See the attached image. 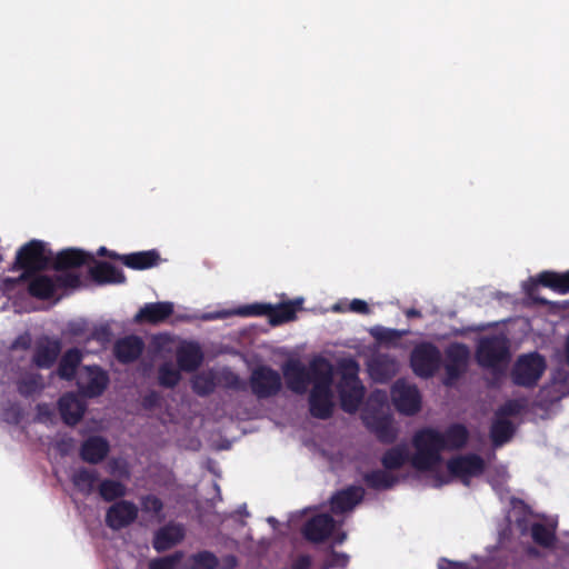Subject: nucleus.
<instances>
[{
    "instance_id": "1",
    "label": "nucleus",
    "mask_w": 569,
    "mask_h": 569,
    "mask_svg": "<svg viewBox=\"0 0 569 569\" xmlns=\"http://www.w3.org/2000/svg\"><path fill=\"white\" fill-rule=\"evenodd\" d=\"M282 373L287 387L296 393H305L310 382L313 383L309 396L310 412L312 416L326 419L333 408V393L331 390L333 368L323 358H316L310 363V372L298 359H290L282 366Z\"/></svg>"
},
{
    "instance_id": "2",
    "label": "nucleus",
    "mask_w": 569,
    "mask_h": 569,
    "mask_svg": "<svg viewBox=\"0 0 569 569\" xmlns=\"http://www.w3.org/2000/svg\"><path fill=\"white\" fill-rule=\"evenodd\" d=\"M468 436L467 428L460 423L449 426L445 432L435 428L418 430L412 437L411 466L419 471H436L442 462L441 451L463 447Z\"/></svg>"
},
{
    "instance_id": "3",
    "label": "nucleus",
    "mask_w": 569,
    "mask_h": 569,
    "mask_svg": "<svg viewBox=\"0 0 569 569\" xmlns=\"http://www.w3.org/2000/svg\"><path fill=\"white\" fill-rule=\"evenodd\" d=\"M92 260L93 256L83 250L70 248L60 251L54 258V267L59 274H32L29 279V292L37 298L47 299L52 297L60 287H77L80 282L79 277L64 270L89 263Z\"/></svg>"
},
{
    "instance_id": "4",
    "label": "nucleus",
    "mask_w": 569,
    "mask_h": 569,
    "mask_svg": "<svg viewBox=\"0 0 569 569\" xmlns=\"http://www.w3.org/2000/svg\"><path fill=\"white\" fill-rule=\"evenodd\" d=\"M385 409H388L387 393L381 390H376L368 399L362 419L379 440L392 442L397 438L398 429L392 417L387 413Z\"/></svg>"
},
{
    "instance_id": "5",
    "label": "nucleus",
    "mask_w": 569,
    "mask_h": 569,
    "mask_svg": "<svg viewBox=\"0 0 569 569\" xmlns=\"http://www.w3.org/2000/svg\"><path fill=\"white\" fill-rule=\"evenodd\" d=\"M340 381L338 390L341 400V407L347 412H355L363 398V386L358 373L359 365L351 358L342 359L339 362Z\"/></svg>"
},
{
    "instance_id": "6",
    "label": "nucleus",
    "mask_w": 569,
    "mask_h": 569,
    "mask_svg": "<svg viewBox=\"0 0 569 569\" xmlns=\"http://www.w3.org/2000/svg\"><path fill=\"white\" fill-rule=\"evenodd\" d=\"M302 302V300H297L293 302L282 303L277 308H273L272 306L268 305H252L242 307L234 310H221L216 312H206L201 316L202 320H216V319H222L227 318L233 315L239 316H253V315H262L266 312L271 313V321L273 325L290 321L295 318V313L297 310V306H299Z\"/></svg>"
},
{
    "instance_id": "7",
    "label": "nucleus",
    "mask_w": 569,
    "mask_h": 569,
    "mask_svg": "<svg viewBox=\"0 0 569 569\" xmlns=\"http://www.w3.org/2000/svg\"><path fill=\"white\" fill-rule=\"evenodd\" d=\"M485 468L483 460L477 455H462L451 459L448 462L449 476L437 478L435 486H441L448 482L449 477H455L468 485L469 481L482 473Z\"/></svg>"
},
{
    "instance_id": "8",
    "label": "nucleus",
    "mask_w": 569,
    "mask_h": 569,
    "mask_svg": "<svg viewBox=\"0 0 569 569\" xmlns=\"http://www.w3.org/2000/svg\"><path fill=\"white\" fill-rule=\"evenodd\" d=\"M478 362L488 368H496L508 359V340L503 335L483 337L477 349Z\"/></svg>"
},
{
    "instance_id": "9",
    "label": "nucleus",
    "mask_w": 569,
    "mask_h": 569,
    "mask_svg": "<svg viewBox=\"0 0 569 569\" xmlns=\"http://www.w3.org/2000/svg\"><path fill=\"white\" fill-rule=\"evenodd\" d=\"M252 393L259 399L276 396L282 387L281 376L268 366L254 368L249 379Z\"/></svg>"
},
{
    "instance_id": "10",
    "label": "nucleus",
    "mask_w": 569,
    "mask_h": 569,
    "mask_svg": "<svg viewBox=\"0 0 569 569\" xmlns=\"http://www.w3.org/2000/svg\"><path fill=\"white\" fill-rule=\"evenodd\" d=\"M441 355L437 347L423 342L415 347L410 363L413 372L421 378L431 377L439 368Z\"/></svg>"
},
{
    "instance_id": "11",
    "label": "nucleus",
    "mask_w": 569,
    "mask_h": 569,
    "mask_svg": "<svg viewBox=\"0 0 569 569\" xmlns=\"http://www.w3.org/2000/svg\"><path fill=\"white\" fill-rule=\"evenodd\" d=\"M546 369L545 359L536 353L521 356L513 369V381L519 386L530 387L537 383Z\"/></svg>"
},
{
    "instance_id": "12",
    "label": "nucleus",
    "mask_w": 569,
    "mask_h": 569,
    "mask_svg": "<svg viewBox=\"0 0 569 569\" xmlns=\"http://www.w3.org/2000/svg\"><path fill=\"white\" fill-rule=\"evenodd\" d=\"M391 399L396 409L405 416H413L421 409V396L418 388L405 380L393 383Z\"/></svg>"
},
{
    "instance_id": "13",
    "label": "nucleus",
    "mask_w": 569,
    "mask_h": 569,
    "mask_svg": "<svg viewBox=\"0 0 569 569\" xmlns=\"http://www.w3.org/2000/svg\"><path fill=\"white\" fill-rule=\"evenodd\" d=\"M303 535L308 540L319 542L332 536L336 543H342L346 533L337 530L336 522L329 515H318L310 519L303 528Z\"/></svg>"
},
{
    "instance_id": "14",
    "label": "nucleus",
    "mask_w": 569,
    "mask_h": 569,
    "mask_svg": "<svg viewBox=\"0 0 569 569\" xmlns=\"http://www.w3.org/2000/svg\"><path fill=\"white\" fill-rule=\"evenodd\" d=\"M52 259V252L46 244L38 240H32L24 244L16 257V262L21 268L28 270H39L44 268Z\"/></svg>"
},
{
    "instance_id": "15",
    "label": "nucleus",
    "mask_w": 569,
    "mask_h": 569,
    "mask_svg": "<svg viewBox=\"0 0 569 569\" xmlns=\"http://www.w3.org/2000/svg\"><path fill=\"white\" fill-rule=\"evenodd\" d=\"M109 382L108 375L96 366L82 368L77 378L80 391L87 397H96L103 392Z\"/></svg>"
},
{
    "instance_id": "16",
    "label": "nucleus",
    "mask_w": 569,
    "mask_h": 569,
    "mask_svg": "<svg viewBox=\"0 0 569 569\" xmlns=\"http://www.w3.org/2000/svg\"><path fill=\"white\" fill-rule=\"evenodd\" d=\"M138 511V507L133 502L120 500L107 510L106 523L112 530H120L137 519Z\"/></svg>"
},
{
    "instance_id": "17",
    "label": "nucleus",
    "mask_w": 569,
    "mask_h": 569,
    "mask_svg": "<svg viewBox=\"0 0 569 569\" xmlns=\"http://www.w3.org/2000/svg\"><path fill=\"white\" fill-rule=\"evenodd\" d=\"M469 359V349L461 343H452L446 351V385H452L465 371Z\"/></svg>"
},
{
    "instance_id": "18",
    "label": "nucleus",
    "mask_w": 569,
    "mask_h": 569,
    "mask_svg": "<svg viewBox=\"0 0 569 569\" xmlns=\"http://www.w3.org/2000/svg\"><path fill=\"white\" fill-rule=\"evenodd\" d=\"M367 369L373 381L386 382L398 372L399 365L388 355L376 353L368 360Z\"/></svg>"
},
{
    "instance_id": "19",
    "label": "nucleus",
    "mask_w": 569,
    "mask_h": 569,
    "mask_svg": "<svg viewBox=\"0 0 569 569\" xmlns=\"http://www.w3.org/2000/svg\"><path fill=\"white\" fill-rule=\"evenodd\" d=\"M537 283L548 287L560 295H566L569 292V271L563 273L553 271L541 272L537 280H530L529 283L525 284V290L530 297L533 296L532 289Z\"/></svg>"
},
{
    "instance_id": "20",
    "label": "nucleus",
    "mask_w": 569,
    "mask_h": 569,
    "mask_svg": "<svg viewBox=\"0 0 569 569\" xmlns=\"http://www.w3.org/2000/svg\"><path fill=\"white\" fill-rule=\"evenodd\" d=\"M183 537L184 529L181 525L169 523L156 532L153 547L158 551H164L179 543Z\"/></svg>"
},
{
    "instance_id": "21",
    "label": "nucleus",
    "mask_w": 569,
    "mask_h": 569,
    "mask_svg": "<svg viewBox=\"0 0 569 569\" xmlns=\"http://www.w3.org/2000/svg\"><path fill=\"white\" fill-rule=\"evenodd\" d=\"M60 413L68 425H76L82 417L86 403L78 396L68 393L59 401Z\"/></svg>"
},
{
    "instance_id": "22",
    "label": "nucleus",
    "mask_w": 569,
    "mask_h": 569,
    "mask_svg": "<svg viewBox=\"0 0 569 569\" xmlns=\"http://www.w3.org/2000/svg\"><path fill=\"white\" fill-rule=\"evenodd\" d=\"M362 497L363 489L361 487H350L332 497L331 510L335 513L350 511L362 499Z\"/></svg>"
},
{
    "instance_id": "23",
    "label": "nucleus",
    "mask_w": 569,
    "mask_h": 569,
    "mask_svg": "<svg viewBox=\"0 0 569 569\" xmlns=\"http://www.w3.org/2000/svg\"><path fill=\"white\" fill-rule=\"evenodd\" d=\"M179 368L184 371L196 370L202 361L200 347L192 342H183L177 350Z\"/></svg>"
},
{
    "instance_id": "24",
    "label": "nucleus",
    "mask_w": 569,
    "mask_h": 569,
    "mask_svg": "<svg viewBox=\"0 0 569 569\" xmlns=\"http://www.w3.org/2000/svg\"><path fill=\"white\" fill-rule=\"evenodd\" d=\"M143 342L139 337L129 336L120 339L114 346L116 357L122 362L136 360L142 352Z\"/></svg>"
},
{
    "instance_id": "25",
    "label": "nucleus",
    "mask_w": 569,
    "mask_h": 569,
    "mask_svg": "<svg viewBox=\"0 0 569 569\" xmlns=\"http://www.w3.org/2000/svg\"><path fill=\"white\" fill-rule=\"evenodd\" d=\"M173 311L170 302H156L144 305L136 315V321L160 322L168 318Z\"/></svg>"
},
{
    "instance_id": "26",
    "label": "nucleus",
    "mask_w": 569,
    "mask_h": 569,
    "mask_svg": "<svg viewBox=\"0 0 569 569\" xmlns=\"http://www.w3.org/2000/svg\"><path fill=\"white\" fill-rule=\"evenodd\" d=\"M108 451L109 445L104 439L91 437L82 445L81 457L88 462L97 463L107 456Z\"/></svg>"
},
{
    "instance_id": "27",
    "label": "nucleus",
    "mask_w": 569,
    "mask_h": 569,
    "mask_svg": "<svg viewBox=\"0 0 569 569\" xmlns=\"http://www.w3.org/2000/svg\"><path fill=\"white\" fill-rule=\"evenodd\" d=\"M91 276L100 283H121L124 281L121 270L107 262H100L92 267Z\"/></svg>"
},
{
    "instance_id": "28",
    "label": "nucleus",
    "mask_w": 569,
    "mask_h": 569,
    "mask_svg": "<svg viewBox=\"0 0 569 569\" xmlns=\"http://www.w3.org/2000/svg\"><path fill=\"white\" fill-rule=\"evenodd\" d=\"M415 455L409 452L407 445H399L389 449L382 457V465L388 470L400 468L405 462L411 463V458Z\"/></svg>"
},
{
    "instance_id": "29",
    "label": "nucleus",
    "mask_w": 569,
    "mask_h": 569,
    "mask_svg": "<svg viewBox=\"0 0 569 569\" xmlns=\"http://www.w3.org/2000/svg\"><path fill=\"white\" fill-rule=\"evenodd\" d=\"M122 262L133 269H147L157 263L158 253L153 250L136 252L121 257Z\"/></svg>"
},
{
    "instance_id": "30",
    "label": "nucleus",
    "mask_w": 569,
    "mask_h": 569,
    "mask_svg": "<svg viewBox=\"0 0 569 569\" xmlns=\"http://www.w3.org/2000/svg\"><path fill=\"white\" fill-rule=\"evenodd\" d=\"M74 487L83 495H90L97 483L98 476L96 471L80 468L72 475Z\"/></svg>"
},
{
    "instance_id": "31",
    "label": "nucleus",
    "mask_w": 569,
    "mask_h": 569,
    "mask_svg": "<svg viewBox=\"0 0 569 569\" xmlns=\"http://www.w3.org/2000/svg\"><path fill=\"white\" fill-rule=\"evenodd\" d=\"M557 521L555 519H550L547 523H535L531 527V533L533 540L545 547H549L555 539V529Z\"/></svg>"
},
{
    "instance_id": "32",
    "label": "nucleus",
    "mask_w": 569,
    "mask_h": 569,
    "mask_svg": "<svg viewBox=\"0 0 569 569\" xmlns=\"http://www.w3.org/2000/svg\"><path fill=\"white\" fill-rule=\"evenodd\" d=\"M513 433V426L505 417L496 416L491 427V438L496 446L507 442Z\"/></svg>"
},
{
    "instance_id": "33",
    "label": "nucleus",
    "mask_w": 569,
    "mask_h": 569,
    "mask_svg": "<svg viewBox=\"0 0 569 569\" xmlns=\"http://www.w3.org/2000/svg\"><path fill=\"white\" fill-rule=\"evenodd\" d=\"M81 361V353L78 349L67 351L59 365L58 373L63 379H71L74 376L76 369Z\"/></svg>"
},
{
    "instance_id": "34",
    "label": "nucleus",
    "mask_w": 569,
    "mask_h": 569,
    "mask_svg": "<svg viewBox=\"0 0 569 569\" xmlns=\"http://www.w3.org/2000/svg\"><path fill=\"white\" fill-rule=\"evenodd\" d=\"M217 379L216 371L200 372L193 378L192 388L198 395H208L214 389Z\"/></svg>"
},
{
    "instance_id": "35",
    "label": "nucleus",
    "mask_w": 569,
    "mask_h": 569,
    "mask_svg": "<svg viewBox=\"0 0 569 569\" xmlns=\"http://www.w3.org/2000/svg\"><path fill=\"white\" fill-rule=\"evenodd\" d=\"M366 482L377 489H387L392 487L398 479L391 473L390 470H378L366 475Z\"/></svg>"
},
{
    "instance_id": "36",
    "label": "nucleus",
    "mask_w": 569,
    "mask_h": 569,
    "mask_svg": "<svg viewBox=\"0 0 569 569\" xmlns=\"http://www.w3.org/2000/svg\"><path fill=\"white\" fill-rule=\"evenodd\" d=\"M59 353L58 343H47L40 346L34 356V362L40 368H49L57 359Z\"/></svg>"
},
{
    "instance_id": "37",
    "label": "nucleus",
    "mask_w": 569,
    "mask_h": 569,
    "mask_svg": "<svg viewBox=\"0 0 569 569\" xmlns=\"http://www.w3.org/2000/svg\"><path fill=\"white\" fill-rule=\"evenodd\" d=\"M43 388L41 377L34 372L23 375L18 381V390L23 396H32Z\"/></svg>"
},
{
    "instance_id": "38",
    "label": "nucleus",
    "mask_w": 569,
    "mask_h": 569,
    "mask_svg": "<svg viewBox=\"0 0 569 569\" xmlns=\"http://www.w3.org/2000/svg\"><path fill=\"white\" fill-rule=\"evenodd\" d=\"M126 491V486L116 480L107 479L103 480L99 486L100 496L107 501L123 497Z\"/></svg>"
},
{
    "instance_id": "39",
    "label": "nucleus",
    "mask_w": 569,
    "mask_h": 569,
    "mask_svg": "<svg viewBox=\"0 0 569 569\" xmlns=\"http://www.w3.org/2000/svg\"><path fill=\"white\" fill-rule=\"evenodd\" d=\"M216 566V557L208 551H203L192 556L186 563L184 569H214Z\"/></svg>"
},
{
    "instance_id": "40",
    "label": "nucleus",
    "mask_w": 569,
    "mask_h": 569,
    "mask_svg": "<svg viewBox=\"0 0 569 569\" xmlns=\"http://www.w3.org/2000/svg\"><path fill=\"white\" fill-rule=\"evenodd\" d=\"M180 380V371L170 362L159 368V382L164 387H173Z\"/></svg>"
},
{
    "instance_id": "41",
    "label": "nucleus",
    "mask_w": 569,
    "mask_h": 569,
    "mask_svg": "<svg viewBox=\"0 0 569 569\" xmlns=\"http://www.w3.org/2000/svg\"><path fill=\"white\" fill-rule=\"evenodd\" d=\"M370 333L380 342H393L400 339L405 332L385 327H373Z\"/></svg>"
},
{
    "instance_id": "42",
    "label": "nucleus",
    "mask_w": 569,
    "mask_h": 569,
    "mask_svg": "<svg viewBox=\"0 0 569 569\" xmlns=\"http://www.w3.org/2000/svg\"><path fill=\"white\" fill-rule=\"evenodd\" d=\"M182 555L180 552H177L171 556L152 559L149 562V569H176L178 563L181 560Z\"/></svg>"
},
{
    "instance_id": "43",
    "label": "nucleus",
    "mask_w": 569,
    "mask_h": 569,
    "mask_svg": "<svg viewBox=\"0 0 569 569\" xmlns=\"http://www.w3.org/2000/svg\"><path fill=\"white\" fill-rule=\"evenodd\" d=\"M525 407L523 402L520 400H510L506 402L496 413V416L507 417L518 415L522 408Z\"/></svg>"
},
{
    "instance_id": "44",
    "label": "nucleus",
    "mask_w": 569,
    "mask_h": 569,
    "mask_svg": "<svg viewBox=\"0 0 569 569\" xmlns=\"http://www.w3.org/2000/svg\"><path fill=\"white\" fill-rule=\"evenodd\" d=\"M349 557L346 553L331 552L323 565V569L343 568L347 566Z\"/></svg>"
},
{
    "instance_id": "45",
    "label": "nucleus",
    "mask_w": 569,
    "mask_h": 569,
    "mask_svg": "<svg viewBox=\"0 0 569 569\" xmlns=\"http://www.w3.org/2000/svg\"><path fill=\"white\" fill-rule=\"evenodd\" d=\"M141 506L144 512H150L154 516H158L162 510V502L154 496H147L142 498Z\"/></svg>"
},
{
    "instance_id": "46",
    "label": "nucleus",
    "mask_w": 569,
    "mask_h": 569,
    "mask_svg": "<svg viewBox=\"0 0 569 569\" xmlns=\"http://www.w3.org/2000/svg\"><path fill=\"white\" fill-rule=\"evenodd\" d=\"M109 471H110V473H112L114 476H119V477H128L129 476L127 465H126L124 460H122V459H114V460L110 461L109 462Z\"/></svg>"
},
{
    "instance_id": "47",
    "label": "nucleus",
    "mask_w": 569,
    "mask_h": 569,
    "mask_svg": "<svg viewBox=\"0 0 569 569\" xmlns=\"http://www.w3.org/2000/svg\"><path fill=\"white\" fill-rule=\"evenodd\" d=\"M349 310L357 313H368L369 308L366 301L360 299H353L349 305Z\"/></svg>"
},
{
    "instance_id": "48",
    "label": "nucleus",
    "mask_w": 569,
    "mask_h": 569,
    "mask_svg": "<svg viewBox=\"0 0 569 569\" xmlns=\"http://www.w3.org/2000/svg\"><path fill=\"white\" fill-rule=\"evenodd\" d=\"M311 563V559L309 556L302 555L297 558V560L292 565V569H307Z\"/></svg>"
},
{
    "instance_id": "49",
    "label": "nucleus",
    "mask_w": 569,
    "mask_h": 569,
    "mask_svg": "<svg viewBox=\"0 0 569 569\" xmlns=\"http://www.w3.org/2000/svg\"><path fill=\"white\" fill-rule=\"evenodd\" d=\"M158 399H159V396L157 393L152 392L144 399V405L147 407H152L158 401Z\"/></svg>"
},
{
    "instance_id": "50",
    "label": "nucleus",
    "mask_w": 569,
    "mask_h": 569,
    "mask_svg": "<svg viewBox=\"0 0 569 569\" xmlns=\"http://www.w3.org/2000/svg\"><path fill=\"white\" fill-rule=\"evenodd\" d=\"M29 343H30L29 337H27V336L26 337H20L19 339H17V341L13 345V347L16 348V347L21 346L23 348H27L29 346Z\"/></svg>"
},
{
    "instance_id": "51",
    "label": "nucleus",
    "mask_w": 569,
    "mask_h": 569,
    "mask_svg": "<svg viewBox=\"0 0 569 569\" xmlns=\"http://www.w3.org/2000/svg\"><path fill=\"white\" fill-rule=\"evenodd\" d=\"M405 315L408 317V318H413V317H421V313L419 310L417 309H407L405 311Z\"/></svg>"
},
{
    "instance_id": "52",
    "label": "nucleus",
    "mask_w": 569,
    "mask_h": 569,
    "mask_svg": "<svg viewBox=\"0 0 569 569\" xmlns=\"http://www.w3.org/2000/svg\"><path fill=\"white\" fill-rule=\"evenodd\" d=\"M98 254H99V256L109 254V257H111V258H120V259H121V257H120V256H117V254H116V253H113V252H108V250H107L104 247H101V248L98 250Z\"/></svg>"
},
{
    "instance_id": "53",
    "label": "nucleus",
    "mask_w": 569,
    "mask_h": 569,
    "mask_svg": "<svg viewBox=\"0 0 569 569\" xmlns=\"http://www.w3.org/2000/svg\"><path fill=\"white\" fill-rule=\"evenodd\" d=\"M171 341H172L171 338L168 337V336H160V337L157 338V342H158L159 346H164V345H167V343H169Z\"/></svg>"
},
{
    "instance_id": "54",
    "label": "nucleus",
    "mask_w": 569,
    "mask_h": 569,
    "mask_svg": "<svg viewBox=\"0 0 569 569\" xmlns=\"http://www.w3.org/2000/svg\"><path fill=\"white\" fill-rule=\"evenodd\" d=\"M565 355H566V360H567V362L569 365V335H568V338L566 340Z\"/></svg>"
},
{
    "instance_id": "55",
    "label": "nucleus",
    "mask_w": 569,
    "mask_h": 569,
    "mask_svg": "<svg viewBox=\"0 0 569 569\" xmlns=\"http://www.w3.org/2000/svg\"><path fill=\"white\" fill-rule=\"evenodd\" d=\"M228 376L230 377V379L228 380L229 383H234L236 381H238V377L234 376L233 373L228 372Z\"/></svg>"
},
{
    "instance_id": "56",
    "label": "nucleus",
    "mask_w": 569,
    "mask_h": 569,
    "mask_svg": "<svg viewBox=\"0 0 569 569\" xmlns=\"http://www.w3.org/2000/svg\"><path fill=\"white\" fill-rule=\"evenodd\" d=\"M267 521H268L272 527H274V526L277 525V522H278V521H277V519H276V518H273V517H269V518L267 519Z\"/></svg>"
},
{
    "instance_id": "57",
    "label": "nucleus",
    "mask_w": 569,
    "mask_h": 569,
    "mask_svg": "<svg viewBox=\"0 0 569 569\" xmlns=\"http://www.w3.org/2000/svg\"><path fill=\"white\" fill-rule=\"evenodd\" d=\"M505 475H506V470H503V469H502V470H501V476H502V478H505Z\"/></svg>"
},
{
    "instance_id": "58",
    "label": "nucleus",
    "mask_w": 569,
    "mask_h": 569,
    "mask_svg": "<svg viewBox=\"0 0 569 569\" xmlns=\"http://www.w3.org/2000/svg\"><path fill=\"white\" fill-rule=\"evenodd\" d=\"M2 261V256L0 254V262Z\"/></svg>"
}]
</instances>
